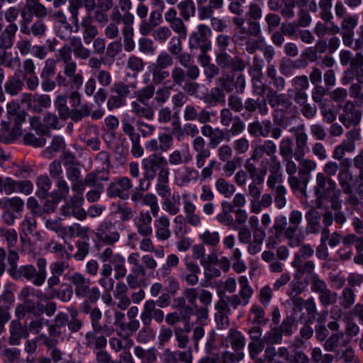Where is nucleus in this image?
I'll use <instances>...</instances> for the list:
<instances>
[{
	"label": "nucleus",
	"mask_w": 363,
	"mask_h": 363,
	"mask_svg": "<svg viewBox=\"0 0 363 363\" xmlns=\"http://www.w3.org/2000/svg\"><path fill=\"white\" fill-rule=\"evenodd\" d=\"M82 26L84 29L83 39L86 44L89 45L98 35V30L93 24V18L91 14H86L82 20Z\"/></svg>",
	"instance_id": "bb28decb"
},
{
	"label": "nucleus",
	"mask_w": 363,
	"mask_h": 363,
	"mask_svg": "<svg viewBox=\"0 0 363 363\" xmlns=\"http://www.w3.org/2000/svg\"><path fill=\"white\" fill-rule=\"evenodd\" d=\"M67 280L73 285L76 296L87 298L89 302L91 303H96L100 298L101 293L99 288L91 287L90 279L84 274L75 272L67 278Z\"/></svg>",
	"instance_id": "f03ea898"
},
{
	"label": "nucleus",
	"mask_w": 363,
	"mask_h": 363,
	"mask_svg": "<svg viewBox=\"0 0 363 363\" xmlns=\"http://www.w3.org/2000/svg\"><path fill=\"white\" fill-rule=\"evenodd\" d=\"M265 237L266 233L264 230H257V232L252 235V240L248 243L247 252L251 255H255L259 252Z\"/></svg>",
	"instance_id": "58836bf2"
},
{
	"label": "nucleus",
	"mask_w": 363,
	"mask_h": 363,
	"mask_svg": "<svg viewBox=\"0 0 363 363\" xmlns=\"http://www.w3.org/2000/svg\"><path fill=\"white\" fill-rule=\"evenodd\" d=\"M199 240L201 242L203 245L215 247L220 242V234L217 231H210L209 230H204L202 233H200L198 236Z\"/></svg>",
	"instance_id": "de8ad7c7"
},
{
	"label": "nucleus",
	"mask_w": 363,
	"mask_h": 363,
	"mask_svg": "<svg viewBox=\"0 0 363 363\" xmlns=\"http://www.w3.org/2000/svg\"><path fill=\"white\" fill-rule=\"evenodd\" d=\"M240 290L238 294L248 303L253 295V289L250 286L248 279L245 276H240L238 279Z\"/></svg>",
	"instance_id": "13d9d810"
},
{
	"label": "nucleus",
	"mask_w": 363,
	"mask_h": 363,
	"mask_svg": "<svg viewBox=\"0 0 363 363\" xmlns=\"http://www.w3.org/2000/svg\"><path fill=\"white\" fill-rule=\"evenodd\" d=\"M244 108L249 112H254L257 109L262 116H265L268 113V108L266 101L264 98L257 99H247L244 103Z\"/></svg>",
	"instance_id": "c9c22d12"
},
{
	"label": "nucleus",
	"mask_w": 363,
	"mask_h": 363,
	"mask_svg": "<svg viewBox=\"0 0 363 363\" xmlns=\"http://www.w3.org/2000/svg\"><path fill=\"white\" fill-rule=\"evenodd\" d=\"M128 262L132 265L130 273L143 277L146 275V269L143 264L140 262V255L138 252H131L128 256Z\"/></svg>",
	"instance_id": "c03bdc74"
},
{
	"label": "nucleus",
	"mask_w": 363,
	"mask_h": 363,
	"mask_svg": "<svg viewBox=\"0 0 363 363\" xmlns=\"http://www.w3.org/2000/svg\"><path fill=\"white\" fill-rule=\"evenodd\" d=\"M268 102L272 107L281 106L285 109L290 108L293 105L289 96H287L284 94H278L277 92H274L271 96L268 98Z\"/></svg>",
	"instance_id": "8fccbe9b"
},
{
	"label": "nucleus",
	"mask_w": 363,
	"mask_h": 363,
	"mask_svg": "<svg viewBox=\"0 0 363 363\" xmlns=\"http://www.w3.org/2000/svg\"><path fill=\"white\" fill-rule=\"evenodd\" d=\"M356 294L350 287H345L340 296V306L344 309L350 308L355 302Z\"/></svg>",
	"instance_id": "bf43d9fd"
},
{
	"label": "nucleus",
	"mask_w": 363,
	"mask_h": 363,
	"mask_svg": "<svg viewBox=\"0 0 363 363\" xmlns=\"http://www.w3.org/2000/svg\"><path fill=\"white\" fill-rule=\"evenodd\" d=\"M223 345L225 347L230 346L234 351H242L245 345V339L240 331L230 329L223 340Z\"/></svg>",
	"instance_id": "412c9836"
},
{
	"label": "nucleus",
	"mask_w": 363,
	"mask_h": 363,
	"mask_svg": "<svg viewBox=\"0 0 363 363\" xmlns=\"http://www.w3.org/2000/svg\"><path fill=\"white\" fill-rule=\"evenodd\" d=\"M67 97L66 95H58L54 101L55 107L60 117L63 120L68 118L70 115V109L67 106Z\"/></svg>",
	"instance_id": "5fc2aeb1"
},
{
	"label": "nucleus",
	"mask_w": 363,
	"mask_h": 363,
	"mask_svg": "<svg viewBox=\"0 0 363 363\" xmlns=\"http://www.w3.org/2000/svg\"><path fill=\"white\" fill-rule=\"evenodd\" d=\"M110 172L106 169H101L89 172L85 177V184L88 186H103L101 182L109 179Z\"/></svg>",
	"instance_id": "a878e982"
},
{
	"label": "nucleus",
	"mask_w": 363,
	"mask_h": 363,
	"mask_svg": "<svg viewBox=\"0 0 363 363\" xmlns=\"http://www.w3.org/2000/svg\"><path fill=\"white\" fill-rule=\"evenodd\" d=\"M173 145V137L167 133H160L158 138H152L145 143V148L150 152H165Z\"/></svg>",
	"instance_id": "f3484780"
},
{
	"label": "nucleus",
	"mask_w": 363,
	"mask_h": 363,
	"mask_svg": "<svg viewBox=\"0 0 363 363\" xmlns=\"http://www.w3.org/2000/svg\"><path fill=\"white\" fill-rule=\"evenodd\" d=\"M215 309L217 311L216 318L219 317L222 320L228 319L230 314V306L228 301L225 298H220L215 305Z\"/></svg>",
	"instance_id": "338daca9"
},
{
	"label": "nucleus",
	"mask_w": 363,
	"mask_h": 363,
	"mask_svg": "<svg viewBox=\"0 0 363 363\" xmlns=\"http://www.w3.org/2000/svg\"><path fill=\"white\" fill-rule=\"evenodd\" d=\"M184 265L186 272L180 275L181 279L186 281L188 285H196L199 280V275L201 274L199 264L186 258Z\"/></svg>",
	"instance_id": "6ab92c4d"
},
{
	"label": "nucleus",
	"mask_w": 363,
	"mask_h": 363,
	"mask_svg": "<svg viewBox=\"0 0 363 363\" xmlns=\"http://www.w3.org/2000/svg\"><path fill=\"white\" fill-rule=\"evenodd\" d=\"M360 130L352 128L347 131L344 139L333 151V158L337 160H342L345 153H352L355 150V142L360 140Z\"/></svg>",
	"instance_id": "1a4fd4ad"
},
{
	"label": "nucleus",
	"mask_w": 363,
	"mask_h": 363,
	"mask_svg": "<svg viewBox=\"0 0 363 363\" xmlns=\"http://www.w3.org/2000/svg\"><path fill=\"white\" fill-rule=\"evenodd\" d=\"M36 185L38 187V195L45 198L51 188L52 182L48 176L40 175L36 179Z\"/></svg>",
	"instance_id": "052dcab7"
},
{
	"label": "nucleus",
	"mask_w": 363,
	"mask_h": 363,
	"mask_svg": "<svg viewBox=\"0 0 363 363\" xmlns=\"http://www.w3.org/2000/svg\"><path fill=\"white\" fill-rule=\"evenodd\" d=\"M87 232V228L82 227L79 224L74 223L72 225L65 228L62 238L66 239L68 237L73 238L83 236L86 235Z\"/></svg>",
	"instance_id": "680f3d73"
},
{
	"label": "nucleus",
	"mask_w": 363,
	"mask_h": 363,
	"mask_svg": "<svg viewBox=\"0 0 363 363\" xmlns=\"http://www.w3.org/2000/svg\"><path fill=\"white\" fill-rule=\"evenodd\" d=\"M64 74L71 82L72 86L77 89H79L83 84V76L77 73V65L75 61L72 60L63 64Z\"/></svg>",
	"instance_id": "5701e85b"
},
{
	"label": "nucleus",
	"mask_w": 363,
	"mask_h": 363,
	"mask_svg": "<svg viewBox=\"0 0 363 363\" xmlns=\"http://www.w3.org/2000/svg\"><path fill=\"white\" fill-rule=\"evenodd\" d=\"M133 187L131 180L127 177L115 179L106 189L109 198H120L125 200L129 198V190Z\"/></svg>",
	"instance_id": "9b49d317"
},
{
	"label": "nucleus",
	"mask_w": 363,
	"mask_h": 363,
	"mask_svg": "<svg viewBox=\"0 0 363 363\" xmlns=\"http://www.w3.org/2000/svg\"><path fill=\"white\" fill-rule=\"evenodd\" d=\"M216 191L225 198H230L235 192V186L225 179L220 177L215 182Z\"/></svg>",
	"instance_id": "a19ab883"
},
{
	"label": "nucleus",
	"mask_w": 363,
	"mask_h": 363,
	"mask_svg": "<svg viewBox=\"0 0 363 363\" xmlns=\"http://www.w3.org/2000/svg\"><path fill=\"white\" fill-rule=\"evenodd\" d=\"M184 150L176 149L171 152L168 155L167 165L179 166L181 164H187L192 160V155L190 152L189 144H185Z\"/></svg>",
	"instance_id": "a211bd4d"
},
{
	"label": "nucleus",
	"mask_w": 363,
	"mask_h": 363,
	"mask_svg": "<svg viewBox=\"0 0 363 363\" xmlns=\"http://www.w3.org/2000/svg\"><path fill=\"white\" fill-rule=\"evenodd\" d=\"M15 313L18 318H22L26 313H33L34 315L38 316L43 311L33 301L26 299L23 303L17 306Z\"/></svg>",
	"instance_id": "7c9ffc66"
},
{
	"label": "nucleus",
	"mask_w": 363,
	"mask_h": 363,
	"mask_svg": "<svg viewBox=\"0 0 363 363\" xmlns=\"http://www.w3.org/2000/svg\"><path fill=\"white\" fill-rule=\"evenodd\" d=\"M136 84L130 83L129 84H125L123 82H115L111 88V91L115 93L123 99L130 95L132 90L135 89Z\"/></svg>",
	"instance_id": "3c124183"
},
{
	"label": "nucleus",
	"mask_w": 363,
	"mask_h": 363,
	"mask_svg": "<svg viewBox=\"0 0 363 363\" xmlns=\"http://www.w3.org/2000/svg\"><path fill=\"white\" fill-rule=\"evenodd\" d=\"M67 323L68 315L64 313H57L55 317L53 324L49 326L48 332L50 335L60 337L61 334L60 329L67 325Z\"/></svg>",
	"instance_id": "ea45409f"
},
{
	"label": "nucleus",
	"mask_w": 363,
	"mask_h": 363,
	"mask_svg": "<svg viewBox=\"0 0 363 363\" xmlns=\"http://www.w3.org/2000/svg\"><path fill=\"white\" fill-rule=\"evenodd\" d=\"M180 16L185 21H189L196 13V5L193 0H182L177 6Z\"/></svg>",
	"instance_id": "79ce46f5"
},
{
	"label": "nucleus",
	"mask_w": 363,
	"mask_h": 363,
	"mask_svg": "<svg viewBox=\"0 0 363 363\" xmlns=\"http://www.w3.org/2000/svg\"><path fill=\"white\" fill-rule=\"evenodd\" d=\"M152 217L148 212L140 213L134 218V224L140 235L149 237L152 234Z\"/></svg>",
	"instance_id": "4be33fe9"
},
{
	"label": "nucleus",
	"mask_w": 363,
	"mask_h": 363,
	"mask_svg": "<svg viewBox=\"0 0 363 363\" xmlns=\"http://www.w3.org/2000/svg\"><path fill=\"white\" fill-rule=\"evenodd\" d=\"M24 9L34 13L37 18H44L48 15L46 7L40 2V0H25Z\"/></svg>",
	"instance_id": "49530a36"
},
{
	"label": "nucleus",
	"mask_w": 363,
	"mask_h": 363,
	"mask_svg": "<svg viewBox=\"0 0 363 363\" xmlns=\"http://www.w3.org/2000/svg\"><path fill=\"white\" fill-rule=\"evenodd\" d=\"M82 6V0H69L68 11L71 14L70 21L72 25L76 28V31H77L79 28V11Z\"/></svg>",
	"instance_id": "4d7b16f0"
},
{
	"label": "nucleus",
	"mask_w": 363,
	"mask_h": 363,
	"mask_svg": "<svg viewBox=\"0 0 363 363\" xmlns=\"http://www.w3.org/2000/svg\"><path fill=\"white\" fill-rule=\"evenodd\" d=\"M315 195L319 199L339 197L340 191L336 188L335 182L324 173L318 172L315 177Z\"/></svg>",
	"instance_id": "0eeeda50"
},
{
	"label": "nucleus",
	"mask_w": 363,
	"mask_h": 363,
	"mask_svg": "<svg viewBox=\"0 0 363 363\" xmlns=\"http://www.w3.org/2000/svg\"><path fill=\"white\" fill-rule=\"evenodd\" d=\"M197 196L195 194H190L188 191H184L182 194V199L183 203V211L184 214L191 212L196 211V206L194 203L193 200H196Z\"/></svg>",
	"instance_id": "69168bd1"
},
{
	"label": "nucleus",
	"mask_w": 363,
	"mask_h": 363,
	"mask_svg": "<svg viewBox=\"0 0 363 363\" xmlns=\"http://www.w3.org/2000/svg\"><path fill=\"white\" fill-rule=\"evenodd\" d=\"M337 180L345 194H352V176L349 169H341L337 176Z\"/></svg>",
	"instance_id": "603ef678"
},
{
	"label": "nucleus",
	"mask_w": 363,
	"mask_h": 363,
	"mask_svg": "<svg viewBox=\"0 0 363 363\" xmlns=\"http://www.w3.org/2000/svg\"><path fill=\"white\" fill-rule=\"evenodd\" d=\"M310 179L302 175L298 172V175H291L288 177V183L294 192H298L303 194L306 190Z\"/></svg>",
	"instance_id": "2f4dec72"
},
{
	"label": "nucleus",
	"mask_w": 363,
	"mask_h": 363,
	"mask_svg": "<svg viewBox=\"0 0 363 363\" xmlns=\"http://www.w3.org/2000/svg\"><path fill=\"white\" fill-rule=\"evenodd\" d=\"M232 21L235 27L232 38L235 43L241 45L248 38L257 37L261 33V28L258 21L247 19L245 23V20L242 16L234 17Z\"/></svg>",
	"instance_id": "7ed1b4c3"
},
{
	"label": "nucleus",
	"mask_w": 363,
	"mask_h": 363,
	"mask_svg": "<svg viewBox=\"0 0 363 363\" xmlns=\"http://www.w3.org/2000/svg\"><path fill=\"white\" fill-rule=\"evenodd\" d=\"M140 101H132L130 104L131 111L138 117H143L147 120H152L154 118L153 108L147 104L142 106Z\"/></svg>",
	"instance_id": "4c0bfd02"
},
{
	"label": "nucleus",
	"mask_w": 363,
	"mask_h": 363,
	"mask_svg": "<svg viewBox=\"0 0 363 363\" xmlns=\"http://www.w3.org/2000/svg\"><path fill=\"white\" fill-rule=\"evenodd\" d=\"M169 175H166L157 178L155 191L162 199H167L171 195V188L169 185Z\"/></svg>",
	"instance_id": "864d4df0"
},
{
	"label": "nucleus",
	"mask_w": 363,
	"mask_h": 363,
	"mask_svg": "<svg viewBox=\"0 0 363 363\" xmlns=\"http://www.w3.org/2000/svg\"><path fill=\"white\" fill-rule=\"evenodd\" d=\"M102 328H92L85 335V345L91 349H101L106 346L107 340L105 335L101 334Z\"/></svg>",
	"instance_id": "aec40b11"
},
{
	"label": "nucleus",
	"mask_w": 363,
	"mask_h": 363,
	"mask_svg": "<svg viewBox=\"0 0 363 363\" xmlns=\"http://www.w3.org/2000/svg\"><path fill=\"white\" fill-rule=\"evenodd\" d=\"M303 216L301 211L294 210L289 213V225L286 228V219L285 217L277 218L272 228V230L275 231L276 236L284 231V235L288 241L290 247H297L305 240V235L299 229V225L302 222Z\"/></svg>",
	"instance_id": "f257e3e1"
},
{
	"label": "nucleus",
	"mask_w": 363,
	"mask_h": 363,
	"mask_svg": "<svg viewBox=\"0 0 363 363\" xmlns=\"http://www.w3.org/2000/svg\"><path fill=\"white\" fill-rule=\"evenodd\" d=\"M325 22L328 23L319 21L315 26L314 32L318 38H323L326 34L335 35L340 33V28L331 20Z\"/></svg>",
	"instance_id": "e433bc0d"
},
{
	"label": "nucleus",
	"mask_w": 363,
	"mask_h": 363,
	"mask_svg": "<svg viewBox=\"0 0 363 363\" xmlns=\"http://www.w3.org/2000/svg\"><path fill=\"white\" fill-rule=\"evenodd\" d=\"M272 129V122L270 120H264L262 121H256L249 123L247 126L248 133L255 137L267 138L269 136Z\"/></svg>",
	"instance_id": "b1692460"
},
{
	"label": "nucleus",
	"mask_w": 363,
	"mask_h": 363,
	"mask_svg": "<svg viewBox=\"0 0 363 363\" xmlns=\"http://www.w3.org/2000/svg\"><path fill=\"white\" fill-rule=\"evenodd\" d=\"M21 102L26 104L28 108L35 112H41L43 108H46L51 105L50 96L47 94H31L23 93L21 96Z\"/></svg>",
	"instance_id": "ddd939ff"
},
{
	"label": "nucleus",
	"mask_w": 363,
	"mask_h": 363,
	"mask_svg": "<svg viewBox=\"0 0 363 363\" xmlns=\"http://www.w3.org/2000/svg\"><path fill=\"white\" fill-rule=\"evenodd\" d=\"M211 35V28L204 24L197 26V30L189 35V45L190 50L200 49L201 52H207L211 49L209 40Z\"/></svg>",
	"instance_id": "6e6552de"
},
{
	"label": "nucleus",
	"mask_w": 363,
	"mask_h": 363,
	"mask_svg": "<svg viewBox=\"0 0 363 363\" xmlns=\"http://www.w3.org/2000/svg\"><path fill=\"white\" fill-rule=\"evenodd\" d=\"M296 160L299 162L298 172L311 179V172L315 170L317 168L316 162L312 159L304 157Z\"/></svg>",
	"instance_id": "6e6d98bb"
},
{
	"label": "nucleus",
	"mask_w": 363,
	"mask_h": 363,
	"mask_svg": "<svg viewBox=\"0 0 363 363\" xmlns=\"http://www.w3.org/2000/svg\"><path fill=\"white\" fill-rule=\"evenodd\" d=\"M46 264L47 262L45 258L40 257L37 259L36 265L38 270L37 271L38 275L34 281V285L40 286L45 282L47 277Z\"/></svg>",
	"instance_id": "e2e57ef3"
},
{
	"label": "nucleus",
	"mask_w": 363,
	"mask_h": 363,
	"mask_svg": "<svg viewBox=\"0 0 363 363\" xmlns=\"http://www.w3.org/2000/svg\"><path fill=\"white\" fill-rule=\"evenodd\" d=\"M143 206H149L151 213L154 217L158 216L160 207L158 205V199L152 193H147L144 195Z\"/></svg>",
	"instance_id": "0e129e2a"
},
{
	"label": "nucleus",
	"mask_w": 363,
	"mask_h": 363,
	"mask_svg": "<svg viewBox=\"0 0 363 363\" xmlns=\"http://www.w3.org/2000/svg\"><path fill=\"white\" fill-rule=\"evenodd\" d=\"M347 344L345 335L341 332L332 335L327 339L324 344V348L327 351H334L339 347H345Z\"/></svg>",
	"instance_id": "a18cd8bd"
},
{
	"label": "nucleus",
	"mask_w": 363,
	"mask_h": 363,
	"mask_svg": "<svg viewBox=\"0 0 363 363\" xmlns=\"http://www.w3.org/2000/svg\"><path fill=\"white\" fill-rule=\"evenodd\" d=\"M23 87V82L20 79L18 72H15L12 77H9L4 84L5 91L11 95H17Z\"/></svg>",
	"instance_id": "72a5a7b5"
},
{
	"label": "nucleus",
	"mask_w": 363,
	"mask_h": 363,
	"mask_svg": "<svg viewBox=\"0 0 363 363\" xmlns=\"http://www.w3.org/2000/svg\"><path fill=\"white\" fill-rule=\"evenodd\" d=\"M225 95L223 91L218 87L210 89L203 95V102L209 106H216L218 104H225Z\"/></svg>",
	"instance_id": "c756f323"
},
{
	"label": "nucleus",
	"mask_w": 363,
	"mask_h": 363,
	"mask_svg": "<svg viewBox=\"0 0 363 363\" xmlns=\"http://www.w3.org/2000/svg\"><path fill=\"white\" fill-rule=\"evenodd\" d=\"M307 222L306 233H303L305 236L307 234H316L320 230V216L319 213L315 209H310L307 211L305 216Z\"/></svg>",
	"instance_id": "c85d7f7f"
},
{
	"label": "nucleus",
	"mask_w": 363,
	"mask_h": 363,
	"mask_svg": "<svg viewBox=\"0 0 363 363\" xmlns=\"http://www.w3.org/2000/svg\"><path fill=\"white\" fill-rule=\"evenodd\" d=\"M10 337L9 343L12 345H18L22 337H28V334L25 335V329L18 320H13L9 326Z\"/></svg>",
	"instance_id": "f704fd0d"
},
{
	"label": "nucleus",
	"mask_w": 363,
	"mask_h": 363,
	"mask_svg": "<svg viewBox=\"0 0 363 363\" xmlns=\"http://www.w3.org/2000/svg\"><path fill=\"white\" fill-rule=\"evenodd\" d=\"M164 318V312L160 308H156V303L154 300L149 299L145 302L140 313V319L145 326H150L152 320L160 323Z\"/></svg>",
	"instance_id": "f8f14e48"
},
{
	"label": "nucleus",
	"mask_w": 363,
	"mask_h": 363,
	"mask_svg": "<svg viewBox=\"0 0 363 363\" xmlns=\"http://www.w3.org/2000/svg\"><path fill=\"white\" fill-rule=\"evenodd\" d=\"M191 330L189 323H186L184 328L177 327L174 328V335L179 348H186L189 344V333Z\"/></svg>",
	"instance_id": "09e8293b"
},
{
	"label": "nucleus",
	"mask_w": 363,
	"mask_h": 363,
	"mask_svg": "<svg viewBox=\"0 0 363 363\" xmlns=\"http://www.w3.org/2000/svg\"><path fill=\"white\" fill-rule=\"evenodd\" d=\"M169 225L170 220L166 215H163L155 220V236L158 240L164 241L169 238L171 235Z\"/></svg>",
	"instance_id": "393cba45"
},
{
	"label": "nucleus",
	"mask_w": 363,
	"mask_h": 363,
	"mask_svg": "<svg viewBox=\"0 0 363 363\" xmlns=\"http://www.w3.org/2000/svg\"><path fill=\"white\" fill-rule=\"evenodd\" d=\"M33 189V185L30 181H16L10 177H1L0 193L10 195L13 193H21L26 195L30 194Z\"/></svg>",
	"instance_id": "9d476101"
},
{
	"label": "nucleus",
	"mask_w": 363,
	"mask_h": 363,
	"mask_svg": "<svg viewBox=\"0 0 363 363\" xmlns=\"http://www.w3.org/2000/svg\"><path fill=\"white\" fill-rule=\"evenodd\" d=\"M98 257L102 262H109L114 271V279L120 280L126 276L125 259L120 253H113L111 247H106L98 253Z\"/></svg>",
	"instance_id": "423d86ee"
},
{
	"label": "nucleus",
	"mask_w": 363,
	"mask_h": 363,
	"mask_svg": "<svg viewBox=\"0 0 363 363\" xmlns=\"http://www.w3.org/2000/svg\"><path fill=\"white\" fill-rule=\"evenodd\" d=\"M140 325L139 320L124 321L118 328H116V334L124 340L130 339L133 333L139 329Z\"/></svg>",
	"instance_id": "473e14b6"
},
{
	"label": "nucleus",
	"mask_w": 363,
	"mask_h": 363,
	"mask_svg": "<svg viewBox=\"0 0 363 363\" xmlns=\"http://www.w3.org/2000/svg\"><path fill=\"white\" fill-rule=\"evenodd\" d=\"M113 224L111 221L101 223L94 231V242L99 252L104 250V247L113 246L120 239V233L116 230H112Z\"/></svg>",
	"instance_id": "20e7f679"
},
{
	"label": "nucleus",
	"mask_w": 363,
	"mask_h": 363,
	"mask_svg": "<svg viewBox=\"0 0 363 363\" xmlns=\"http://www.w3.org/2000/svg\"><path fill=\"white\" fill-rule=\"evenodd\" d=\"M143 167L150 179H154L158 172L157 177L169 175V169L165 157L154 152L142 161Z\"/></svg>",
	"instance_id": "39448f33"
},
{
	"label": "nucleus",
	"mask_w": 363,
	"mask_h": 363,
	"mask_svg": "<svg viewBox=\"0 0 363 363\" xmlns=\"http://www.w3.org/2000/svg\"><path fill=\"white\" fill-rule=\"evenodd\" d=\"M174 183L179 187L188 186L191 183L196 182L199 178L197 169L190 166H184L174 170Z\"/></svg>",
	"instance_id": "4468645a"
},
{
	"label": "nucleus",
	"mask_w": 363,
	"mask_h": 363,
	"mask_svg": "<svg viewBox=\"0 0 363 363\" xmlns=\"http://www.w3.org/2000/svg\"><path fill=\"white\" fill-rule=\"evenodd\" d=\"M290 131L294 133L295 138L296 150L293 157L295 160L301 159L308 151V136L305 131V126L302 124L297 128H292Z\"/></svg>",
	"instance_id": "2eb2a0df"
},
{
	"label": "nucleus",
	"mask_w": 363,
	"mask_h": 363,
	"mask_svg": "<svg viewBox=\"0 0 363 363\" xmlns=\"http://www.w3.org/2000/svg\"><path fill=\"white\" fill-rule=\"evenodd\" d=\"M57 189L51 192V197L55 202H60L67 198L69 192V187L67 182L62 178L57 180Z\"/></svg>",
	"instance_id": "37998d69"
},
{
	"label": "nucleus",
	"mask_w": 363,
	"mask_h": 363,
	"mask_svg": "<svg viewBox=\"0 0 363 363\" xmlns=\"http://www.w3.org/2000/svg\"><path fill=\"white\" fill-rule=\"evenodd\" d=\"M18 26L16 23L9 24L0 34V48L10 49L13 44Z\"/></svg>",
	"instance_id": "cd10ccee"
},
{
	"label": "nucleus",
	"mask_w": 363,
	"mask_h": 363,
	"mask_svg": "<svg viewBox=\"0 0 363 363\" xmlns=\"http://www.w3.org/2000/svg\"><path fill=\"white\" fill-rule=\"evenodd\" d=\"M122 130L126 134L131 143V153L135 157H140L143 153L144 150L140 144V136L138 133H135L134 126L130 123L128 118H124L121 121Z\"/></svg>",
	"instance_id": "dca6fc26"
},
{
	"label": "nucleus",
	"mask_w": 363,
	"mask_h": 363,
	"mask_svg": "<svg viewBox=\"0 0 363 363\" xmlns=\"http://www.w3.org/2000/svg\"><path fill=\"white\" fill-rule=\"evenodd\" d=\"M262 184L263 178L262 177H257L252 179V182L248 185V193L252 198L258 199L260 197Z\"/></svg>",
	"instance_id": "774afa93"
}]
</instances>
